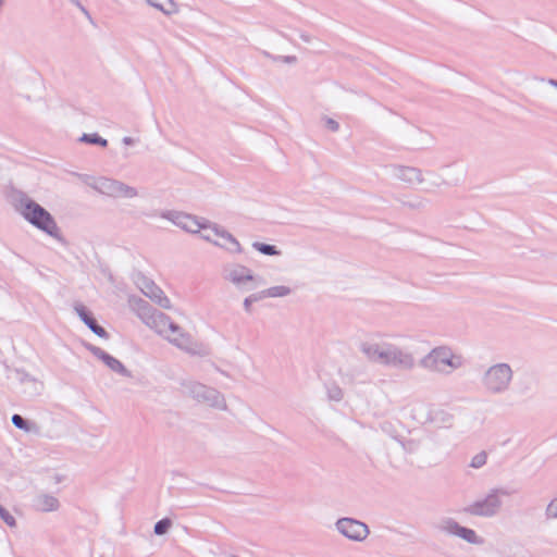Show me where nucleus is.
Here are the masks:
<instances>
[{
  "label": "nucleus",
  "mask_w": 557,
  "mask_h": 557,
  "mask_svg": "<svg viewBox=\"0 0 557 557\" xmlns=\"http://www.w3.org/2000/svg\"><path fill=\"white\" fill-rule=\"evenodd\" d=\"M177 225L182 228L197 233L203 231V237L219 246L228 247L230 245L238 246V243L225 231L219 230L216 226H207L199 219L190 214H181L177 216Z\"/></svg>",
  "instance_id": "1"
},
{
  "label": "nucleus",
  "mask_w": 557,
  "mask_h": 557,
  "mask_svg": "<svg viewBox=\"0 0 557 557\" xmlns=\"http://www.w3.org/2000/svg\"><path fill=\"white\" fill-rule=\"evenodd\" d=\"M22 215L36 227L50 235H57L58 226L51 214L38 203L26 200L21 206Z\"/></svg>",
  "instance_id": "2"
},
{
  "label": "nucleus",
  "mask_w": 557,
  "mask_h": 557,
  "mask_svg": "<svg viewBox=\"0 0 557 557\" xmlns=\"http://www.w3.org/2000/svg\"><path fill=\"white\" fill-rule=\"evenodd\" d=\"M509 495L508 490H493L484 499H479L468 505L463 511L472 516L492 517L497 513L502 506L498 493Z\"/></svg>",
  "instance_id": "3"
},
{
  "label": "nucleus",
  "mask_w": 557,
  "mask_h": 557,
  "mask_svg": "<svg viewBox=\"0 0 557 557\" xmlns=\"http://www.w3.org/2000/svg\"><path fill=\"white\" fill-rule=\"evenodd\" d=\"M158 327L160 334H162L166 339L175 344L177 347L189 351L194 349V343L189 335L182 332L181 329L173 324L166 317H160Z\"/></svg>",
  "instance_id": "4"
},
{
  "label": "nucleus",
  "mask_w": 557,
  "mask_h": 557,
  "mask_svg": "<svg viewBox=\"0 0 557 557\" xmlns=\"http://www.w3.org/2000/svg\"><path fill=\"white\" fill-rule=\"evenodd\" d=\"M336 530L345 537L355 542H362L370 534L369 527L354 518H339L335 523Z\"/></svg>",
  "instance_id": "5"
},
{
  "label": "nucleus",
  "mask_w": 557,
  "mask_h": 557,
  "mask_svg": "<svg viewBox=\"0 0 557 557\" xmlns=\"http://www.w3.org/2000/svg\"><path fill=\"white\" fill-rule=\"evenodd\" d=\"M437 528L443 532L462 539L469 544L482 545L484 543V539L479 536L474 530L460 525L453 518H445L441 520Z\"/></svg>",
  "instance_id": "6"
},
{
  "label": "nucleus",
  "mask_w": 557,
  "mask_h": 557,
  "mask_svg": "<svg viewBox=\"0 0 557 557\" xmlns=\"http://www.w3.org/2000/svg\"><path fill=\"white\" fill-rule=\"evenodd\" d=\"M511 379V370L507 364L492 367L485 375L486 386L494 392L505 388Z\"/></svg>",
  "instance_id": "7"
},
{
  "label": "nucleus",
  "mask_w": 557,
  "mask_h": 557,
  "mask_svg": "<svg viewBox=\"0 0 557 557\" xmlns=\"http://www.w3.org/2000/svg\"><path fill=\"white\" fill-rule=\"evenodd\" d=\"M429 362L436 369H443L444 366L457 367L459 359L455 358L448 349L438 348L429 356Z\"/></svg>",
  "instance_id": "8"
},
{
  "label": "nucleus",
  "mask_w": 557,
  "mask_h": 557,
  "mask_svg": "<svg viewBox=\"0 0 557 557\" xmlns=\"http://www.w3.org/2000/svg\"><path fill=\"white\" fill-rule=\"evenodd\" d=\"M60 504L58 498L49 494H39L33 499V507L37 511L49 512L55 511Z\"/></svg>",
  "instance_id": "9"
},
{
  "label": "nucleus",
  "mask_w": 557,
  "mask_h": 557,
  "mask_svg": "<svg viewBox=\"0 0 557 557\" xmlns=\"http://www.w3.org/2000/svg\"><path fill=\"white\" fill-rule=\"evenodd\" d=\"M76 311L81 319L89 326V329L97 334L100 337H106L107 332L103 327L97 324L96 320L89 315V313L86 311V309L82 306L76 308Z\"/></svg>",
  "instance_id": "10"
},
{
  "label": "nucleus",
  "mask_w": 557,
  "mask_h": 557,
  "mask_svg": "<svg viewBox=\"0 0 557 557\" xmlns=\"http://www.w3.org/2000/svg\"><path fill=\"white\" fill-rule=\"evenodd\" d=\"M111 194L116 197H134L136 196V190L132 187L125 186L120 183H112L110 185Z\"/></svg>",
  "instance_id": "11"
},
{
  "label": "nucleus",
  "mask_w": 557,
  "mask_h": 557,
  "mask_svg": "<svg viewBox=\"0 0 557 557\" xmlns=\"http://www.w3.org/2000/svg\"><path fill=\"white\" fill-rule=\"evenodd\" d=\"M172 527V520L168 517L159 520L156 522L154 527H153V532L156 535H164L169 532V530L171 529Z\"/></svg>",
  "instance_id": "12"
},
{
  "label": "nucleus",
  "mask_w": 557,
  "mask_h": 557,
  "mask_svg": "<svg viewBox=\"0 0 557 557\" xmlns=\"http://www.w3.org/2000/svg\"><path fill=\"white\" fill-rule=\"evenodd\" d=\"M141 290L150 298H159L161 290L153 283L144 282Z\"/></svg>",
  "instance_id": "13"
},
{
  "label": "nucleus",
  "mask_w": 557,
  "mask_h": 557,
  "mask_svg": "<svg viewBox=\"0 0 557 557\" xmlns=\"http://www.w3.org/2000/svg\"><path fill=\"white\" fill-rule=\"evenodd\" d=\"M252 246L255 249H257L258 251H260L263 255L274 256V255L278 253L276 248L271 245H267V244H262V243H253Z\"/></svg>",
  "instance_id": "14"
},
{
  "label": "nucleus",
  "mask_w": 557,
  "mask_h": 557,
  "mask_svg": "<svg viewBox=\"0 0 557 557\" xmlns=\"http://www.w3.org/2000/svg\"><path fill=\"white\" fill-rule=\"evenodd\" d=\"M82 141L88 143V144H96L100 145L102 147H106L108 145V141L101 137H99L97 134H84L81 138Z\"/></svg>",
  "instance_id": "15"
},
{
  "label": "nucleus",
  "mask_w": 557,
  "mask_h": 557,
  "mask_svg": "<svg viewBox=\"0 0 557 557\" xmlns=\"http://www.w3.org/2000/svg\"><path fill=\"white\" fill-rule=\"evenodd\" d=\"M0 518L2 521L10 528L16 527L15 518L4 507L0 505Z\"/></svg>",
  "instance_id": "16"
},
{
  "label": "nucleus",
  "mask_w": 557,
  "mask_h": 557,
  "mask_svg": "<svg viewBox=\"0 0 557 557\" xmlns=\"http://www.w3.org/2000/svg\"><path fill=\"white\" fill-rule=\"evenodd\" d=\"M289 293V289L285 286H275L272 288H269L265 292V295L269 297H282Z\"/></svg>",
  "instance_id": "17"
},
{
  "label": "nucleus",
  "mask_w": 557,
  "mask_h": 557,
  "mask_svg": "<svg viewBox=\"0 0 557 557\" xmlns=\"http://www.w3.org/2000/svg\"><path fill=\"white\" fill-rule=\"evenodd\" d=\"M486 460H487L486 453L481 451L472 458L470 466L472 468H481L482 466H484L486 463Z\"/></svg>",
  "instance_id": "18"
},
{
  "label": "nucleus",
  "mask_w": 557,
  "mask_h": 557,
  "mask_svg": "<svg viewBox=\"0 0 557 557\" xmlns=\"http://www.w3.org/2000/svg\"><path fill=\"white\" fill-rule=\"evenodd\" d=\"M546 513L548 517L557 518V497L548 504Z\"/></svg>",
  "instance_id": "19"
},
{
  "label": "nucleus",
  "mask_w": 557,
  "mask_h": 557,
  "mask_svg": "<svg viewBox=\"0 0 557 557\" xmlns=\"http://www.w3.org/2000/svg\"><path fill=\"white\" fill-rule=\"evenodd\" d=\"M104 361L114 370H120L123 367L120 361H117L116 359H114L110 356H106Z\"/></svg>",
  "instance_id": "20"
},
{
  "label": "nucleus",
  "mask_w": 557,
  "mask_h": 557,
  "mask_svg": "<svg viewBox=\"0 0 557 557\" xmlns=\"http://www.w3.org/2000/svg\"><path fill=\"white\" fill-rule=\"evenodd\" d=\"M12 422L13 424L18 428V429H26V424H25V421L23 420V418L18 414H14L12 417Z\"/></svg>",
  "instance_id": "21"
},
{
  "label": "nucleus",
  "mask_w": 557,
  "mask_h": 557,
  "mask_svg": "<svg viewBox=\"0 0 557 557\" xmlns=\"http://www.w3.org/2000/svg\"><path fill=\"white\" fill-rule=\"evenodd\" d=\"M331 127H332L333 129H336V128H337V124H336V123H334V122H332V123H331Z\"/></svg>",
  "instance_id": "22"
},
{
  "label": "nucleus",
  "mask_w": 557,
  "mask_h": 557,
  "mask_svg": "<svg viewBox=\"0 0 557 557\" xmlns=\"http://www.w3.org/2000/svg\"><path fill=\"white\" fill-rule=\"evenodd\" d=\"M228 557H238V556H237V555H233V554H231V555H228Z\"/></svg>",
  "instance_id": "23"
}]
</instances>
